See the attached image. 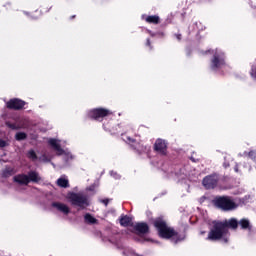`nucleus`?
I'll list each match as a JSON object with an SVG mask.
<instances>
[{"label": "nucleus", "mask_w": 256, "mask_h": 256, "mask_svg": "<svg viewBox=\"0 0 256 256\" xmlns=\"http://www.w3.org/2000/svg\"><path fill=\"white\" fill-rule=\"evenodd\" d=\"M239 227V221L235 218H230L229 220L214 221L213 226L210 229L206 241H224V243H229V229L236 231Z\"/></svg>", "instance_id": "nucleus-1"}, {"label": "nucleus", "mask_w": 256, "mask_h": 256, "mask_svg": "<svg viewBox=\"0 0 256 256\" xmlns=\"http://www.w3.org/2000/svg\"><path fill=\"white\" fill-rule=\"evenodd\" d=\"M150 225H153L161 239H171L173 243L185 241V235L180 234L175 228L167 224V220L163 216L150 219Z\"/></svg>", "instance_id": "nucleus-2"}, {"label": "nucleus", "mask_w": 256, "mask_h": 256, "mask_svg": "<svg viewBox=\"0 0 256 256\" xmlns=\"http://www.w3.org/2000/svg\"><path fill=\"white\" fill-rule=\"evenodd\" d=\"M212 203L214 207L222 209V211H233V209H237V203H235L231 196H215Z\"/></svg>", "instance_id": "nucleus-3"}, {"label": "nucleus", "mask_w": 256, "mask_h": 256, "mask_svg": "<svg viewBox=\"0 0 256 256\" xmlns=\"http://www.w3.org/2000/svg\"><path fill=\"white\" fill-rule=\"evenodd\" d=\"M66 199L74 207H79L80 209H87L89 207V198L87 195L76 192H68Z\"/></svg>", "instance_id": "nucleus-4"}, {"label": "nucleus", "mask_w": 256, "mask_h": 256, "mask_svg": "<svg viewBox=\"0 0 256 256\" xmlns=\"http://www.w3.org/2000/svg\"><path fill=\"white\" fill-rule=\"evenodd\" d=\"M14 182L18 185H29V183H39L41 181V176L36 171H30L27 174H18L14 176Z\"/></svg>", "instance_id": "nucleus-5"}, {"label": "nucleus", "mask_w": 256, "mask_h": 256, "mask_svg": "<svg viewBox=\"0 0 256 256\" xmlns=\"http://www.w3.org/2000/svg\"><path fill=\"white\" fill-rule=\"evenodd\" d=\"M109 115H113V112L107 108H94L87 112V118L92 121H103L105 117H109Z\"/></svg>", "instance_id": "nucleus-6"}, {"label": "nucleus", "mask_w": 256, "mask_h": 256, "mask_svg": "<svg viewBox=\"0 0 256 256\" xmlns=\"http://www.w3.org/2000/svg\"><path fill=\"white\" fill-rule=\"evenodd\" d=\"M221 181V176L217 173H212L205 176L202 180V185L207 190L217 189Z\"/></svg>", "instance_id": "nucleus-7"}, {"label": "nucleus", "mask_w": 256, "mask_h": 256, "mask_svg": "<svg viewBox=\"0 0 256 256\" xmlns=\"http://www.w3.org/2000/svg\"><path fill=\"white\" fill-rule=\"evenodd\" d=\"M227 63L225 62V53L216 51L211 59L210 68L212 71L223 69Z\"/></svg>", "instance_id": "nucleus-8"}, {"label": "nucleus", "mask_w": 256, "mask_h": 256, "mask_svg": "<svg viewBox=\"0 0 256 256\" xmlns=\"http://www.w3.org/2000/svg\"><path fill=\"white\" fill-rule=\"evenodd\" d=\"M26 105L27 102L19 98H12L6 102V108L10 109V111H21L22 109H25Z\"/></svg>", "instance_id": "nucleus-9"}, {"label": "nucleus", "mask_w": 256, "mask_h": 256, "mask_svg": "<svg viewBox=\"0 0 256 256\" xmlns=\"http://www.w3.org/2000/svg\"><path fill=\"white\" fill-rule=\"evenodd\" d=\"M153 150L155 153H158V155L165 157L167 155V141L161 138L156 139Z\"/></svg>", "instance_id": "nucleus-10"}, {"label": "nucleus", "mask_w": 256, "mask_h": 256, "mask_svg": "<svg viewBox=\"0 0 256 256\" xmlns=\"http://www.w3.org/2000/svg\"><path fill=\"white\" fill-rule=\"evenodd\" d=\"M52 207H54L55 209H57L58 211H60V213H63L64 215H69V213H71V209H69V206H67V204H64V203L53 202Z\"/></svg>", "instance_id": "nucleus-11"}, {"label": "nucleus", "mask_w": 256, "mask_h": 256, "mask_svg": "<svg viewBox=\"0 0 256 256\" xmlns=\"http://www.w3.org/2000/svg\"><path fill=\"white\" fill-rule=\"evenodd\" d=\"M134 229L137 233H140V235H147V233H149V225L145 222L136 223Z\"/></svg>", "instance_id": "nucleus-12"}, {"label": "nucleus", "mask_w": 256, "mask_h": 256, "mask_svg": "<svg viewBox=\"0 0 256 256\" xmlns=\"http://www.w3.org/2000/svg\"><path fill=\"white\" fill-rule=\"evenodd\" d=\"M49 145L52 147L54 151H57L59 155H63L65 153V150L61 148V144L57 143L56 139H50L49 140Z\"/></svg>", "instance_id": "nucleus-13"}, {"label": "nucleus", "mask_w": 256, "mask_h": 256, "mask_svg": "<svg viewBox=\"0 0 256 256\" xmlns=\"http://www.w3.org/2000/svg\"><path fill=\"white\" fill-rule=\"evenodd\" d=\"M49 145L52 147L54 151H57L59 155H63L65 153V150L61 148V144L57 143L56 139H50L49 140Z\"/></svg>", "instance_id": "nucleus-14"}, {"label": "nucleus", "mask_w": 256, "mask_h": 256, "mask_svg": "<svg viewBox=\"0 0 256 256\" xmlns=\"http://www.w3.org/2000/svg\"><path fill=\"white\" fill-rule=\"evenodd\" d=\"M121 227H133V218L127 215L120 217Z\"/></svg>", "instance_id": "nucleus-15"}, {"label": "nucleus", "mask_w": 256, "mask_h": 256, "mask_svg": "<svg viewBox=\"0 0 256 256\" xmlns=\"http://www.w3.org/2000/svg\"><path fill=\"white\" fill-rule=\"evenodd\" d=\"M145 21L150 25H159V23H161V18L157 15H150L145 18Z\"/></svg>", "instance_id": "nucleus-16"}, {"label": "nucleus", "mask_w": 256, "mask_h": 256, "mask_svg": "<svg viewBox=\"0 0 256 256\" xmlns=\"http://www.w3.org/2000/svg\"><path fill=\"white\" fill-rule=\"evenodd\" d=\"M84 221L88 225H95L97 224L98 220L95 217H93V215H91L90 213H87L84 215Z\"/></svg>", "instance_id": "nucleus-17"}, {"label": "nucleus", "mask_w": 256, "mask_h": 256, "mask_svg": "<svg viewBox=\"0 0 256 256\" xmlns=\"http://www.w3.org/2000/svg\"><path fill=\"white\" fill-rule=\"evenodd\" d=\"M58 187H62V189H67L69 187V180L65 178H59L57 180Z\"/></svg>", "instance_id": "nucleus-18"}, {"label": "nucleus", "mask_w": 256, "mask_h": 256, "mask_svg": "<svg viewBox=\"0 0 256 256\" xmlns=\"http://www.w3.org/2000/svg\"><path fill=\"white\" fill-rule=\"evenodd\" d=\"M238 225H240L241 229H251V223L247 219H241L238 222Z\"/></svg>", "instance_id": "nucleus-19"}, {"label": "nucleus", "mask_w": 256, "mask_h": 256, "mask_svg": "<svg viewBox=\"0 0 256 256\" xmlns=\"http://www.w3.org/2000/svg\"><path fill=\"white\" fill-rule=\"evenodd\" d=\"M6 127H8V129H12V131H19V129H21V125L12 123L11 121L6 122Z\"/></svg>", "instance_id": "nucleus-20"}, {"label": "nucleus", "mask_w": 256, "mask_h": 256, "mask_svg": "<svg viewBox=\"0 0 256 256\" xmlns=\"http://www.w3.org/2000/svg\"><path fill=\"white\" fill-rule=\"evenodd\" d=\"M16 141H25L27 139V133L25 132H18L15 134Z\"/></svg>", "instance_id": "nucleus-21"}, {"label": "nucleus", "mask_w": 256, "mask_h": 256, "mask_svg": "<svg viewBox=\"0 0 256 256\" xmlns=\"http://www.w3.org/2000/svg\"><path fill=\"white\" fill-rule=\"evenodd\" d=\"M11 175H13V168H6L2 172V177L7 178V177H11Z\"/></svg>", "instance_id": "nucleus-22"}, {"label": "nucleus", "mask_w": 256, "mask_h": 256, "mask_svg": "<svg viewBox=\"0 0 256 256\" xmlns=\"http://www.w3.org/2000/svg\"><path fill=\"white\" fill-rule=\"evenodd\" d=\"M28 159H32V161H37V153H35V150H30L27 153Z\"/></svg>", "instance_id": "nucleus-23"}, {"label": "nucleus", "mask_w": 256, "mask_h": 256, "mask_svg": "<svg viewBox=\"0 0 256 256\" xmlns=\"http://www.w3.org/2000/svg\"><path fill=\"white\" fill-rule=\"evenodd\" d=\"M250 75L253 77V79H256V66L252 67Z\"/></svg>", "instance_id": "nucleus-24"}, {"label": "nucleus", "mask_w": 256, "mask_h": 256, "mask_svg": "<svg viewBox=\"0 0 256 256\" xmlns=\"http://www.w3.org/2000/svg\"><path fill=\"white\" fill-rule=\"evenodd\" d=\"M146 47H149L150 51H153V45H151V39L146 40Z\"/></svg>", "instance_id": "nucleus-25"}, {"label": "nucleus", "mask_w": 256, "mask_h": 256, "mask_svg": "<svg viewBox=\"0 0 256 256\" xmlns=\"http://www.w3.org/2000/svg\"><path fill=\"white\" fill-rule=\"evenodd\" d=\"M0 147H7V141L0 139Z\"/></svg>", "instance_id": "nucleus-26"}, {"label": "nucleus", "mask_w": 256, "mask_h": 256, "mask_svg": "<svg viewBox=\"0 0 256 256\" xmlns=\"http://www.w3.org/2000/svg\"><path fill=\"white\" fill-rule=\"evenodd\" d=\"M174 37H176V39L178 40V41H181V39H183V36L181 35V34H174Z\"/></svg>", "instance_id": "nucleus-27"}, {"label": "nucleus", "mask_w": 256, "mask_h": 256, "mask_svg": "<svg viewBox=\"0 0 256 256\" xmlns=\"http://www.w3.org/2000/svg\"><path fill=\"white\" fill-rule=\"evenodd\" d=\"M102 203L107 207V205H109V199H103Z\"/></svg>", "instance_id": "nucleus-28"}, {"label": "nucleus", "mask_w": 256, "mask_h": 256, "mask_svg": "<svg viewBox=\"0 0 256 256\" xmlns=\"http://www.w3.org/2000/svg\"><path fill=\"white\" fill-rule=\"evenodd\" d=\"M234 171H235V173H239V165H235V167H234Z\"/></svg>", "instance_id": "nucleus-29"}, {"label": "nucleus", "mask_w": 256, "mask_h": 256, "mask_svg": "<svg viewBox=\"0 0 256 256\" xmlns=\"http://www.w3.org/2000/svg\"><path fill=\"white\" fill-rule=\"evenodd\" d=\"M223 166L225 167V169H227V167H229V164L224 163Z\"/></svg>", "instance_id": "nucleus-30"}, {"label": "nucleus", "mask_w": 256, "mask_h": 256, "mask_svg": "<svg viewBox=\"0 0 256 256\" xmlns=\"http://www.w3.org/2000/svg\"><path fill=\"white\" fill-rule=\"evenodd\" d=\"M75 17H76V16H75V15H73V16H71V19H75Z\"/></svg>", "instance_id": "nucleus-31"}, {"label": "nucleus", "mask_w": 256, "mask_h": 256, "mask_svg": "<svg viewBox=\"0 0 256 256\" xmlns=\"http://www.w3.org/2000/svg\"><path fill=\"white\" fill-rule=\"evenodd\" d=\"M201 235H205V231H202V232H201Z\"/></svg>", "instance_id": "nucleus-32"}, {"label": "nucleus", "mask_w": 256, "mask_h": 256, "mask_svg": "<svg viewBox=\"0 0 256 256\" xmlns=\"http://www.w3.org/2000/svg\"><path fill=\"white\" fill-rule=\"evenodd\" d=\"M132 142L135 141L134 139L131 140Z\"/></svg>", "instance_id": "nucleus-33"}]
</instances>
